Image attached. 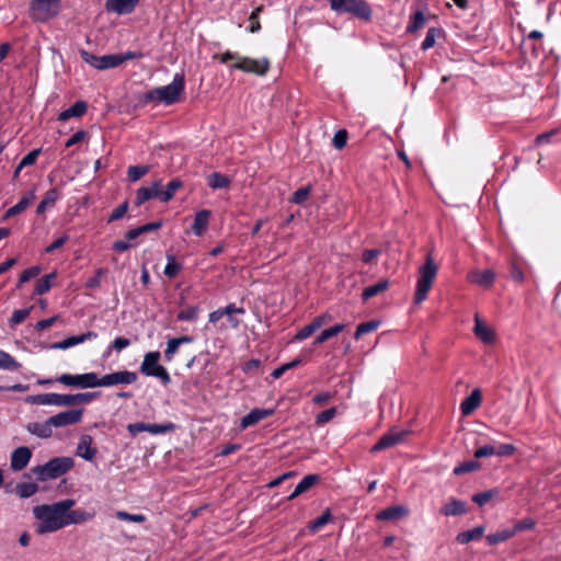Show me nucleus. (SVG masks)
<instances>
[{
  "instance_id": "f257e3e1",
  "label": "nucleus",
  "mask_w": 561,
  "mask_h": 561,
  "mask_svg": "<svg viewBox=\"0 0 561 561\" xmlns=\"http://www.w3.org/2000/svg\"><path fill=\"white\" fill-rule=\"evenodd\" d=\"M76 504L72 499H65L53 504H42L33 508L37 520L35 531L38 535L55 533L66 527V513Z\"/></svg>"
},
{
  "instance_id": "f03ea898",
  "label": "nucleus",
  "mask_w": 561,
  "mask_h": 561,
  "mask_svg": "<svg viewBox=\"0 0 561 561\" xmlns=\"http://www.w3.org/2000/svg\"><path fill=\"white\" fill-rule=\"evenodd\" d=\"M100 396V392H80L75 394L42 393L28 396L25 402L37 405L70 407L81 403H90Z\"/></svg>"
},
{
  "instance_id": "7ed1b4c3",
  "label": "nucleus",
  "mask_w": 561,
  "mask_h": 561,
  "mask_svg": "<svg viewBox=\"0 0 561 561\" xmlns=\"http://www.w3.org/2000/svg\"><path fill=\"white\" fill-rule=\"evenodd\" d=\"M438 266L434 262L432 255H427L425 263L419 268V276L416 282L414 302H423L428 291L431 290L433 283L437 276Z\"/></svg>"
},
{
  "instance_id": "20e7f679",
  "label": "nucleus",
  "mask_w": 561,
  "mask_h": 561,
  "mask_svg": "<svg viewBox=\"0 0 561 561\" xmlns=\"http://www.w3.org/2000/svg\"><path fill=\"white\" fill-rule=\"evenodd\" d=\"M184 91V77L176 73L173 81L164 87L156 88L149 91L145 99L147 101H156L165 105L173 104L180 100Z\"/></svg>"
},
{
  "instance_id": "39448f33",
  "label": "nucleus",
  "mask_w": 561,
  "mask_h": 561,
  "mask_svg": "<svg viewBox=\"0 0 561 561\" xmlns=\"http://www.w3.org/2000/svg\"><path fill=\"white\" fill-rule=\"evenodd\" d=\"M73 467L70 457H56L44 465L32 468V472L39 481L53 480L61 477Z\"/></svg>"
},
{
  "instance_id": "423d86ee",
  "label": "nucleus",
  "mask_w": 561,
  "mask_h": 561,
  "mask_svg": "<svg viewBox=\"0 0 561 561\" xmlns=\"http://www.w3.org/2000/svg\"><path fill=\"white\" fill-rule=\"evenodd\" d=\"M221 62L226 64L228 60H236L237 62L232 66L236 69L244 72L255 73L257 76H264L268 68L270 61L267 58L252 59L249 57H240L239 55L230 51H226L219 56Z\"/></svg>"
},
{
  "instance_id": "0eeeda50",
  "label": "nucleus",
  "mask_w": 561,
  "mask_h": 561,
  "mask_svg": "<svg viewBox=\"0 0 561 561\" xmlns=\"http://www.w3.org/2000/svg\"><path fill=\"white\" fill-rule=\"evenodd\" d=\"M330 7L339 14L352 13L363 20L371 16V9L365 0H330Z\"/></svg>"
},
{
  "instance_id": "6e6552de",
  "label": "nucleus",
  "mask_w": 561,
  "mask_h": 561,
  "mask_svg": "<svg viewBox=\"0 0 561 561\" xmlns=\"http://www.w3.org/2000/svg\"><path fill=\"white\" fill-rule=\"evenodd\" d=\"M160 356L159 352L147 353L140 365V371L146 376L160 379L163 385H169L171 382V377L167 369L159 364Z\"/></svg>"
},
{
  "instance_id": "1a4fd4ad",
  "label": "nucleus",
  "mask_w": 561,
  "mask_h": 561,
  "mask_svg": "<svg viewBox=\"0 0 561 561\" xmlns=\"http://www.w3.org/2000/svg\"><path fill=\"white\" fill-rule=\"evenodd\" d=\"M60 0H32L30 15L34 21L46 22L59 12Z\"/></svg>"
},
{
  "instance_id": "9d476101",
  "label": "nucleus",
  "mask_w": 561,
  "mask_h": 561,
  "mask_svg": "<svg viewBox=\"0 0 561 561\" xmlns=\"http://www.w3.org/2000/svg\"><path fill=\"white\" fill-rule=\"evenodd\" d=\"M56 381L62 383L64 386L78 389L99 387V376L96 373H84L78 375L62 374L57 377Z\"/></svg>"
},
{
  "instance_id": "9b49d317",
  "label": "nucleus",
  "mask_w": 561,
  "mask_h": 561,
  "mask_svg": "<svg viewBox=\"0 0 561 561\" xmlns=\"http://www.w3.org/2000/svg\"><path fill=\"white\" fill-rule=\"evenodd\" d=\"M138 376L135 371L117 370L99 377V387H114L135 383Z\"/></svg>"
},
{
  "instance_id": "f8f14e48",
  "label": "nucleus",
  "mask_w": 561,
  "mask_h": 561,
  "mask_svg": "<svg viewBox=\"0 0 561 561\" xmlns=\"http://www.w3.org/2000/svg\"><path fill=\"white\" fill-rule=\"evenodd\" d=\"M411 434L409 430L391 428L383 434L380 439L371 447V453H377L403 443Z\"/></svg>"
},
{
  "instance_id": "ddd939ff",
  "label": "nucleus",
  "mask_w": 561,
  "mask_h": 561,
  "mask_svg": "<svg viewBox=\"0 0 561 561\" xmlns=\"http://www.w3.org/2000/svg\"><path fill=\"white\" fill-rule=\"evenodd\" d=\"M83 416V410H67L59 412L53 416H50V424L54 427H65L72 424L80 423Z\"/></svg>"
},
{
  "instance_id": "4468645a",
  "label": "nucleus",
  "mask_w": 561,
  "mask_h": 561,
  "mask_svg": "<svg viewBox=\"0 0 561 561\" xmlns=\"http://www.w3.org/2000/svg\"><path fill=\"white\" fill-rule=\"evenodd\" d=\"M161 186L162 181L158 180L152 182L148 187L138 188L136 192L135 204L137 206H140L145 202L152 198H159L161 201Z\"/></svg>"
},
{
  "instance_id": "2eb2a0df",
  "label": "nucleus",
  "mask_w": 561,
  "mask_h": 561,
  "mask_svg": "<svg viewBox=\"0 0 561 561\" xmlns=\"http://www.w3.org/2000/svg\"><path fill=\"white\" fill-rule=\"evenodd\" d=\"M93 445V438L90 435H81L77 445L76 455L87 461L94 459L98 450Z\"/></svg>"
},
{
  "instance_id": "dca6fc26",
  "label": "nucleus",
  "mask_w": 561,
  "mask_h": 561,
  "mask_svg": "<svg viewBox=\"0 0 561 561\" xmlns=\"http://www.w3.org/2000/svg\"><path fill=\"white\" fill-rule=\"evenodd\" d=\"M98 337V334L93 331H89L76 336H69L62 341L56 342L51 345L54 350H67L78 344L91 341Z\"/></svg>"
},
{
  "instance_id": "f3484780",
  "label": "nucleus",
  "mask_w": 561,
  "mask_h": 561,
  "mask_svg": "<svg viewBox=\"0 0 561 561\" xmlns=\"http://www.w3.org/2000/svg\"><path fill=\"white\" fill-rule=\"evenodd\" d=\"M331 319L332 318L329 313H324L314 318L309 324L305 325L296 333L295 340L302 341L309 337L313 332L319 330L324 323L329 322Z\"/></svg>"
},
{
  "instance_id": "a211bd4d",
  "label": "nucleus",
  "mask_w": 561,
  "mask_h": 561,
  "mask_svg": "<svg viewBox=\"0 0 561 561\" xmlns=\"http://www.w3.org/2000/svg\"><path fill=\"white\" fill-rule=\"evenodd\" d=\"M32 457V451L28 447L22 446L13 450L11 455V469L20 471L24 469Z\"/></svg>"
},
{
  "instance_id": "6ab92c4d",
  "label": "nucleus",
  "mask_w": 561,
  "mask_h": 561,
  "mask_svg": "<svg viewBox=\"0 0 561 561\" xmlns=\"http://www.w3.org/2000/svg\"><path fill=\"white\" fill-rule=\"evenodd\" d=\"M139 0H106L105 9L118 15L129 14L134 11Z\"/></svg>"
},
{
  "instance_id": "aec40b11",
  "label": "nucleus",
  "mask_w": 561,
  "mask_h": 561,
  "mask_svg": "<svg viewBox=\"0 0 561 561\" xmlns=\"http://www.w3.org/2000/svg\"><path fill=\"white\" fill-rule=\"evenodd\" d=\"M274 413L273 409H253L247 415L241 419V428H247L251 425L256 424L261 420H264Z\"/></svg>"
},
{
  "instance_id": "412c9836",
  "label": "nucleus",
  "mask_w": 561,
  "mask_h": 561,
  "mask_svg": "<svg viewBox=\"0 0 561 561\" xmlns=\"http://www.w3.org/2000/svg\"><path fill=\"white\" fill-rule=\"evenodd\" d=\"M53 424H50V419H47L45 422H31L26 425V431L35 435L39 438H49L53 436Z\"/></svg>"
},
{
  "instance_id": "4be33fe9",
  "label": "nucleus",
  "mask_w": 561,
  "mask_h": 561,
  "mask_svg": "<svg viewBox=\"0 0 561 561\" xmlns=\"http://www.w3.org/2000/svg\"><path fill=\"white\" fill-rule=\"evenodd\" d=\"M94 513L87 512L81 508H68L66 513V527L70 525H79L93 519Z\"/></svg>"
},
{
  "instance_id": "5701e85b",
  "label": "nucleus",
  "mask_w": 561,
  "mask_h": 561,
  "mask_svg": "<svg viewBox=\"0 0 561 561\" xmlns=\"http://www.w3.org/2000/svg\"><path fill=\"white\" fill-rule=\"evenodd\" d=\"M473 332L478 339L485 344H492L494 342V331L488 327L478 316L474 319Z\"/></svg>"
},
{
  "instance_id": "b1692460",
  "label": "nucleus",
  "mask_w": 561,
  "mask_h": 561,
  "mask_svg": "<svg viewBox=\"0 0 561 561\" xmlns=\"http://www.w3.org/2000/svg\"><path fill=\"white\" fill-rule=\"evenodd\" d=\"M210 215L211 213L208 209H202L196 213L194 222L192 225V231L195 236L199 237L207 230Z\"/></svg>"
},
{
  "instance_id": "393cba45",
  "label": "nucleus",
  "mask_w": 561,
  "mask_h": 561,
  "mask_svg": "<svg viewBox=\"0 0 561 561\" xmlns=\"http://www.w3.org/2000/svg\"><path fill=\"white\" fill-rule=\"evenodd\" d=\"M467 513V504L463 501L451 499L442 508L440 514L444 516H459Z\"/></svg>"
},
{
  "instance_id": "a878e982",
  "label": "nucleus",
  "mask_w": 561,
  "mask_h": 561,
  "mask_svg": "<svg viewBox=\"0 0 561 561\" xmlns=\"http://www.w3.org/2000/svg\"><path fill=\"white\" fill-rule=\"evenodd\" d=\"M193 341H194V339L188 335L170 339L167 343V348L164 351L165 360L171 362L174 354L178 352L179 347L182 344H188V343H192Z\"/></svg>"
},
{
  "instance_id": "bb28decb",
  "label": "nucleus",
  "mask_w": 561,
  "mask_h": 561,
  "mask_svg": "<svg viewBox=\"0 0 561 561\" xmlns=\"http://www.w3.org/2000/svg\"><path fill=\"white\" fill-rule=\"evenodd\" d=\"M481 403V391L479 389L472 390L469 397H467L460 404V411L462 415L471 414Z\"/></svg>"
},
{
  "instance_id": "cd10ccee",
  "label": "nucleus",
  "mask_w": 561,
  "mask_h": 561,
  "mask_svg": "<svg viewBox=\"0 0 561 561\" xmlns=\"http://www.w3.org/2000/svg\"><path fill=\"white\" fill-rule=\"evenodd\" d=\"M318 474H308L305 476L300 482L296 485L293 493L287 497L288 501H291L299 496L300 494L307 492L311 486H313L319 481Z\"/></svg>"
},
{
  "instance_id": "c85d7f7f",
  "label": "nucleus",
  "mask_w": 561,
  "mask_h": 561,
  "mask_svg": "<svg viewBox=\"0 0 561 561\" xmlns=\"http://www.w3.org/2000/svg\"><path fill=\"white\" fill-rule=\"evenodd\" d=\"M495 273L492 270L474 271L469 275V279L483 287H489L493 284Z\"/></svg>"
},
{
  "instance_id": "c756f323",
  "label": "nucleus",
  "mask_w": 561,
  "mask_h": 561,
  "mask_svg": "<svg viewBox=\"0 0 561 561\" xmlns=\"http://www.w3.org/2000/svg\"><path fill=\"white\" fill-rule=\"evenodd\" d=\"M35 199V194L34 192H28L25 196H23L20 202L18 204H15L14 206L10 207L4 216H3V219H8L10 217H13L22 211H24L31 204L32 202Z\"/></svg>"
},
{
  "instance_id": "7c9ffc66",
  "label": "nucleus",
  "mask_w": 561,
  "mask_h": 561,
  "mask_svg": "<svg viewBox=\"0 0 561 561\" xmlns=\"http://www.w3.org/2000/svg\"><path fill=\"white\" fill-rule=\"evenodd\" d=\"M408 508L401 505L390 506L377 514V518L380 520H396L408 514Z\"/></svg>"
},
{
  "instance_id": "2f4dec72",
  "label": "nucleus",
  "mask_w": 561,
  "mask_h": 561,
  "mask_svg": "<svg viewBox=\"0 0 561 561\" xmlns=\"http://www.w3.org/2000/svg\"><path fill=\"white\" fill-rule=\"evenodd\" d=\"M87 112V103L83 101H78L73 105H71L69 108L62 111L59 116L58 121H67L71 117H80Z\"/></svg>"
},
{
  "instance_id": "473e14b6",
  "label": "nucleus",
  "mask_w": 561,
  "mask_h": 561,
  "mask_svg": "<svg viewBox=\"0 0 561 561\" xmlns=\"http://www.w3.org/2000/svg\"><path fill=\"white\" fill-rule=\"evenodd\" d=\"M485 528L483 526H477L472 529L461 531L457 535L456 540L461 545L469 543L483 536Z\"/></svg>"
},
{
  "instance_id": "72a5a7b5",
  "label": "nucleus",
  "mask_w": 561,
  "mask_h": 561,
  "mask_svg": "<svg viewBox=\"0 0 561 561\" xmlns=\"http://www.w3.org/2000/svg\"><path fill=\"white\" fill-rule=\"evenodd\" d=\"M228 312H238L239 314H243L244 309L236 307L234 304H229L225 308H220V309H217V310L210 312L209 313V322L214 323V324L218 323L225 317V313H228Z\"/></svg>"
},
{
  "instance_id": "f704fd0d",
  "label": "nucleus",
  "mask_w": 561,
  "mask_h": 561,
  "mask_svg": "<svg viewBox=\"0 0 561 561\" xmlns=\"http://www.w3.org/2000/svg\"><path fill=\"white\" fill-rule=\"evenodd\" d=\"M59 198V192L57 188H50L46 192L45 196L41 201V203L37 205L36 213L38 215L44 214L47 209V207L53 206L56 201Z\"/></svg>"
},
{
  "instance_id": "c9c22d12",
  "label": "nucleus",
  "mask_w": 561,
  "mask_h": 561,
  "mask_svg": "<svg viewBox=\"0 0 561 561\" xmlns=\"http://www.w3.org/2000/svg\"><path fill=\"white\" fill-rule=\"evenodd\" d=\"M389 287V282L387 279H381L377 284L366 287L363 290L362 298L363 300H368L380 293H383Z\"/></svg>"
},
{
  "instance_id": "e433bc0d",
  "label": "nucleus",
  "mask_w": 561,
  "mask_h": 561,
  "mask_svg": "<svg viewBox=\"0 0 561 561\" xmlns=\"http://www.w3.org/2000/svg\"><path fill=\"white\" fill-rule=\"evenodd\" d=\"M230 179L219 172H214L208 176L207 183L213 190L226 188L230 185Z\"/></svg>"
},
{
  "instance_id": "4c0bfd02",
  "label": "nucleus",
  "mask_w": 561,
  "mask_h": 561,
  "mask_svg": "<svg viewBox=\"0 0 561 561\" xmlns=\"http://www.w3.org/2000/svg\"><path fill=\"white\" fill-rule=\"evenodd\" d=\"M515 535H514L513 529L510 528V529L497 530L493 534H489L485 539L490 546H495L500 542L508 540L510 538H512Z\"/></svg>"
},
{
  "instance_id": "58836bf2",
  "label": "nucleus",
  "mask_w": 561,
  "mask_h": 561,
  "mask_svg": "<svg viewBox=\"0 0 561 561\" xmlns=\"http://www.w3.org/2000/svg\"><path fill=\"white\" fill-rule=\"evenodd\" d=\"M56 276V273H50L39 278L35 285L34 294L43 295L47 293L51 288L53 282L55 280Z\"/></svg>"
},
{
  "instance_id": "ea45409f",
  "label": "nucleus",
  "mask_w": 561,
  "mask_h": 561,
  "mask_svg": "<svg viewBox=\"0 0 561 561\" xmlns=\"http://www.w3.org/2000/svg\"><path fill=\"white\" fill-rule=\"evenodd\" d=\"M21 364L16 362L9 353L0 351V369L15 371L20 369Z\"/></svg>"
},
{
  "instance_id": "a19ab883",
  "label": "nucleus",
  "mask_w": 561,
  "mask_h": 561,
  "mask_svg": "<svg viewBox=\"0 0 561 561\" xmlns=\"http://www.w3.org/2000/svg\"><path fill=\"white\" fill-rule=\"evenodd\" d=\"M345 328V324L339 323L329 329L323 330L316 339L314 344H321L328 341L329 339L337 335Z\"/></svg>"
},
{
  "instance_id": "79ce46f5",
  "label": "nucleus",
  "mask_w": 561,
  "mask_h": 561,
  "mask_svg": "<svg viewBox=\"0 0 561 561\" xmlns=\"http://www.w3.org/2000/svg\"><path fill=\"white\" fill-rule=\"evenodd\" d=\"M122 65V59L118 58L117 54H110L101 56L99 70L113 69Z\"/></svg>"
},
{
  "instance_id": "37998d69",
  "label": "nucleus",
  "mask_w": 561,
  "mask_h": 561,
  "mask_svg": "<svg viewBox=\"0 0 561 561\" xmlns=\"http://www.w3.org/2000/svg\"><path fill=\"white\" fill-rule=\"evenodd\" d=\"M182 186V182L179 179L170 181L165 190L161 188V202H169L173 198L175 192Z\"/></svg>"
},
{
  "instance_id": "c03bdc74",
  "label": "nucleus",
  "mask_w": 561,
  "mask_h": 561,
  "mask_svg": "<svg viewBox=\"0 0 561 561\" xmlns=\"http://www.w3.org/2000/svg\"><path fill=\"white\" fill-rule=\"evenodd\" d=\"M38 491V485L33 482H23L16 485V493L22 499H27Z\"/></svg>"
},
{
  "instance_id": "a18cd8bd",
  "label": "nucleus",
  "mask_w": 561,
  "mask_h": 561,
  "mask_svg": "<svg viewBox=\"0 0 561 561\" xmlns=\"http://www.w3.org/2000/svg\"><path fill=\"white\" fill-rule=\"evenodd\" d=\"M149 171H150L149 165H130V167H128L127 175L131 182H137L144 175H146Z\"/></svg>"
},
{
  "instance_id": "49530a36",
  "label": "nucleus",
  "mask_w": 561,
  "mask_h": 561,
  "mask_svg": "<svg viewBox=\"0 0 561 561\" xmlns=\"http://www.w3.org/2000/svg\"><path fill=\"white\" fill-rule=\"evenodd\" d=\"M175 430V424L169 422L164 424H150L147 423V432L152 435H160L164 433H169Z\"/></svg>"
},
{
  "instance_id": "de8ad7c7",
  "label": "nucleus",
  "mask_w": 561,
  "mask_h": 561,
  "mask_svg": "<svg viewBox=\"0 0 561 561\" xmlns=\"http://www.w3.org/2000/svg\"><path fill=\"white\" fill-rule=\"evenodd\" d=\"M379 324L380 322L376 320L360 323L355 331L354 337L358 340L362 335L377 330Z\"/></svg>"
},
{
  "instance_id": "09e8293b",
  "label": "nucleus",
  "mask_w": 561,
  "mask_h": 561,
  "mask_svg": "<svg viewBox=\"0 0 561 561\" xmlns=\"http://www.w3.org/2000/svg\"><path fill=\"white\" fill-rule=\"evenodd\" d=\"M115 516L121 520L138 524L145 523L147 520V517L144 514H130L125 511H117Z\"/></svg>"
},
{
  "instance_id": "8fccbe9b",
  "label": "nucleus",
  "mask_w": 561,
  "mask_h": 561,
  "mask_svg": "<svg viewBox=\"0 0 561 561\" xmlns=\"http://www.w3.org/2000/svg\"><path fill=\"white\" fill-rule=\"evenodd\" d=\"M480 467L479 462L470 460L465 461L454 468V474L460 476L477 470Z\"/></svg>"
},
{
  "instance_id": "3c124183",
  "label": "nucleus",
  "mask_w": 561,
  "mask_h": 561,
  "mask_svg": "<svg viewBox=\"0 0 561 561\" xmlns=\"http://www.w3.org/2000/svg\"><path fill=\"white\" fill-rule=\"evenodd\" d=\"M497 494V491L495 490H488L481 493H477L472 496V501L477 503L480 506H483L489 501H491L495 495Z\"/></svg>"
},
{
  "instance_id": "603ef678",
  "label": "nucleus",
  "mask_w": 561,
  "mask_h": 561,
  "mask_svg": "<svg viewBox=\"0 0 561 561\" xmlns=\"http://www.w3.org/2000/svg\"><path fill=\"white\" fill-rule=\"evenodd\" d=\"M31 310L32 307L15 310L10 319V324L16 325L22 323L30 316Z\"/></svg>"
},
{
  "instance_id": "864d4df0",
  "label": "nucleus",
  "mask_w": 561,
  "mask_h": 561,
  "mask_svg": "<svg viewBox=\"0 0 561 561\" xmlns=\"http://www.w3.org/2000/svg\"><path fill=\"white\" fill-rule=\"evenodd\" d=\"M180 270H181V265L175 262L173 256L168 255V264L164 267V275L170 278H173L178 275Z\"/></svg>"
},
{
  "instance_id": "5fc2aeb1",
  "label": "nucleus",
  "mask_w": 561,
  "mask_h": 561,
  "mask_svg": "<svg viewBox=\"0 0 561 561\" xmlns=\"http://www.w3.org/2000/svg\"><path fill=\"white\" fill-rule=\"evenodd\" d=\"M80 56L82 58V60L87 64H89L91 67L95 68L99 70V65H100V61H101V56H96L92 53H89L84 49H81L80 50Z\"/></svg>"
},
{
  "instance_id": "6e6d98bb",
  "label": "nucleus",
  "mask_w": 561,
  "mask_h": 561,
  "mask_svg": "<svg viewBox=\"0 0 561 561\" xmlns=\"http://www.w3.org/2000/svg\"><path fill=\"white\" fill-rule=\"evenodd\" d=\"M335 415H336L335 408L327 409L317 415L316 423L318 425L325 424V423L330 422Z\"/></svg>"
},
{
  "instance_id": "4d7b16f0",
  "label": "nucleus",
  "mask_w": 561,
  "mask_h": 561,
  "mask_svg": "<svg viewBox=\"0 0 561 561\" xmlns=\"http://www.w3.org/2000/svg\"><path fill=\"white\" fill-rule=\"evenodd\" d=\"M310 191V186H305L297 190L291 197V202L295 204H302L309 197Z\"/></svg>"
},
{
  "instance_id": "13d9d810",
  "label": "nucleus",
  "mask_w": 561,
  "mask_h": 561,
  "mask_svg": "<svg viewBox=\"0 0 561 561\" xmlns=\"http://www.w3.org/2000/svg\"><path fill=\"white\" fill-rule=\"evenodd\" d=\"M39 149H34L30 151L26 156H24L19 163V169H23L25 167L34 164L39 154Z\"/></svg>"
},
{
  "instance_id": "bf43d9fd",
  "label": "nucleus",
  "mask_w": 561,
  "mask_h": 561,
  "mask_svg": "<svg viewBox=\"0 0 561 561\" xmlns=\"http://www.w3.org/2000/svg\"><path fill=\"white\" fill-rule=\"evenodd\" d=\"M261 11H262V7H257L256 9H254V11L251 13V15L249 18V21H250L249 31L251 33L257 32L261 28V25L259 22V15H260Z\"/></svg>"
},
{
  "instance_id": "052dcab7",
  "label": "nucleus",
  "mask_w": 561,
  "mask_h": 561,
  "mask_svg": "<svg viewBox=\"0 0 561 561\" xmlns=\"http://www.w3.org/2000/svg\"><path fill=\"white\" fill-rule=\"evenodd\" d=\"M331 519V514L329 511L324 512L322 515H320L319 517H317L311 524H310V529L316 531L318 530L319 528H321L322 526L327 525L329 523V520Z\"/></svg>"
},
{
  "instance_id": "680f3d73",
  "label": "nucleus",
  "mask_w": 561,
  "mask_h": 561,
  "mask_svg": "<svg viewBox=\"0 0 561 561\" xmlns=\"http://www.w3.org/2000/svg\"><path fill=\"white\" fill-rule=\"evenodd\" d=\"M346 140H347V133H346V130L345 129H340L339 131L335 133V135L333 137V146L336 149H342V148L345 147Z\"/></svg>"
},
{
  "instance_id": "e2e57ef3",
  "label": "nucleus",
  "mask_w": 561,
  "mask_h": 561,
  "mask_svg": "<svg viewBox=\"0 0 561 561\" xmlns=\"http://www.w3.org/2000/svg\"><path fill=\"white\" fill-rule=\"evenodd\" d=\"M197 311L198 310H197L196 307H191V308H187L185 310H182L178 314V320H180V321H193L197 317Z\"/></svg>"
},
{
  "instance_id": "0e129e2a",
  "label": "nucleus",
  "mask_w": 561,
  "mask_h": 561,
  "mask_svg": "<svg viewBox=\"0 0 561 561\" xmlns=\"http://www.w3.org/2000/svg\"><path fill=\"white\" fill-rule=\"evenodd\" d=\"M534 527L535 522L531 518H524L520 522L516 523L512 529L514 531V535H516L519 531L533 529Z\"/></svg>"
},
{
  "instance_id": "69168bd1",
  "label": "nucleus",
  "mask_w": 561,
  "mask_h": 561,
  "mask_svg": "<svg viewBox=\"0 0 561 561\" xmlns=\"http://www.w3.org/2000/svg\"><path fill=\"white\" fill-rule=\"evenodd\" d=\"M127 209H128V203L124 202L123 204H121L118 207H116L112 211L107 221L112 222V221L121 219L126 214Z\"/></svg>"
},
{
  "instance_id": "338daca9",
  "label": "nucleus",
  "mask_w": 561,
  "mask_h": 561,
  "mask_svg": "<svg viewBox=\"0 0 561 561\" xmlns=\"http://www.w3.org/2000/svg\"><path fill=\"white\" fill-rule=\"evenodd\" d=\"M436 35H437V30L430 28L426 33V36H425L423 43H422V49L426 50V49L433 47L435 44Z\"/></svg>"
},
{
  "instance_id": "774afa93",
  "label": "nucleus",
  "mask_w": 561,
  "mask_h": 561,
  "mask_svg": "<svg viewBox=\"0 0 561 561\" xmlns=\"http://www.w3.org/2000/svg\"><path fill=\"white\" fill-rule=\"evenodd\" d=\"M41 273L39 266H32L22 272L20 277L22 278V282L27 283L32 278L36 277Z\"/></svg>"
}]
</instances>
